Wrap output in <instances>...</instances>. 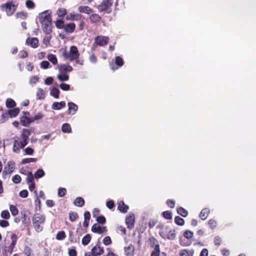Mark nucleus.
Here are the masks:
<instances>
[{
    "mask_svg": "<svg viewBox=\"0 0 256 256\" xmlns=\"http://www.w3.org/2000/svg\"><path fill=\"white\" fill-rule=\"evenodd\" d=\"M31 134V130L23 129L20 136V140H15L14 142L12 150L14 152L18 154L20 150L23 148L28 142V138Z\"/></svg>",
    "mask_w": 256,
    "mask_h": 256,
    "instance_id": "obj_1",
    "label": "nucleus"
},
{
    "mask_svg": "<svg viewBox=\"0 0 256 256\" xmlns=\"http://www.w3.org/2000/svg\"><path fill=\"white\" fill-rule=\"evenodd\" d=\"M38 19L42 24V29L46 34L52 32V17L48 10H45L38 14Z\"/></svg>",
    "mask_w": 256,
    "mask_h": 256,
    "instance_id": "obj_2",
    "label": "nucleus"
},
{
    "mask_svg": "<svg viewBox=\"0 0 256 256\" xmlns=\"http://www.w3.org/2000/svg\"><path fill=\"white\" fill-rule=\"evenodd\" d=\"M158 228L160 229V235L163 238L173 240L175 238V230H172L170 226L161 224L158 226Z\"/></svg>",
    "mask_w": 256,
    "mask_h": 256,
    "instance_id": "obj_3",
    "label": "nucleus"
},
{
    "mask_svg": "<svg viewBox=\"0 0 256 256\" xmlns=\"http://www.w3.org/2000/svg\"><path fill=\"white\" fill-rule=\"evenodd\" d=\"M46 220L44 216L40 214H35L32 218V224L34 230L38 232H42L43 230V225Z\"/></svg>",
    "mask_w": 256,
    "mask_h": 256,
    "instance_id": "obj_4",
    "label": "nucleus"
},
{
    "mask_svg": "<svg viewBox=\"0 0 256 256\" xmlns=\"http://www.w3.org/2000/svg\"><path fill=\"white\" fill-rule=\"evenodd\" d=\"M62 56L64 58L70 61L76 60L79 57L80 54L78 48L76 46H71L69 52L66 50L63 52Z\"/></svg>",
    "mask_w": 256,
    "mask_h": 256,
    "instance_id": "obj_5",
    "label": "nucleus"
},
{
    "mask_svg": "<svg viewBox=\"0 0 256 256\" xmlns=\"http://www.w3.org/2000/svg\"><path fill=\"white\" fill-rule=\"evenodd\" d=\"M2 10H5L8 16H12L16 12L17 6L12 2H6L0 6Z\"/></svg>",
    "mask_w": 256,
    "mask_h": 256,
    "instance_id": "obj_6",
    "label": "nucleus"
},
{
    "mask_svg": "<svg viewBox=\"0 0 256 256\" xmlns=\"http://www.w3.org/2000/svg\"><path fill=\"white\" fill-rule=\"evenodd\" d=\"M113 4V0H102L98 6V8L99 12H102L109 8Z\"/></svg>",
    "mask_w": 256,
    "mask_h": 256,
    "instance_id": "obj_7",
    "label": "nucleus"
},
{
    "mask_svg": "<svg viewBox=\"0 0 256 256\" xmlns=\"http://www.w3.org/2000/svg\"><path fill=\"white\" fill-rule=\"evenodd\" d=\"M108 41V37L106 36H98L94 38V44L99 46L106 45Z\"/></svg>",
    "mask_w": 256,
    "mask_h": 256,
    "instance_id": "obj_8",
    "label": "nucleus"
},
{
    "mask_svg": "<svg viewBox=\"0 0 256 256\" xmlns=\"http://www.w3.org/2000/svg\"><path fill=\"white\" fill-rule=\"evenodd\" d=\"M23 114L24 116L21 117L20 122L22 126H27L32 122L31 121V118H28V116H30L28 112H24Z\"/></svg>",
    "mask_w": 256,
    "mask_h": 256,
    "instance_id": "obj_9",
    "label": "nucleus"
},
{
    "mask_svg": "<svg viewBox=\"0 0 256 256\" xmlns=\"http://www.w3.org/2000/svg\"><path fill=\"white\" fill-rule=\"evenodd\" d=\"M106 226H102L98 224H94L92 228V231L94 232L102 234L106 232Z\"/></svg>",
    "mask_w": 256,
    "mask_h": 256,
    "instance_id": "obj_10",
    "label": "nucleus"
},
{
    "mask_svg": "<svg viewBox=\"0 0 256 256\" xmlns=\"http://www.w3.org/2000/svg\"><path fill=\"white\" fill-rule=\"evenodd\" d=\"M135 222V216L134 214H130L126 218V223L129 228L134 227Z\"/></svg>",
    "mask_w": 256,
    "mask_h": 256,
    "instance_id": "obj_11",
    "label": "nucleus"
},
{
    "mask_svg": "<svg viewBox=\"0 0 256 256\" xmlns=\"http://www.w3.org/2000/svg\"><path fill=\"white\" fill-rule=\"evenodd\" d=\"M58 68L60 73L70 72L73 70L72 66L66 64H60L58 65Z\"/></svg>",
    "mask_w": 256,
    "mask_h": 256,
    "instance_id": "obj_12",
    "label": "nucleus"
},
{
    "mask_svg": "<svg viewBox=\"0 0 256 256\" xmlns=\"http://www.w3.org/2000/svg\"><path fill=\"white\" fill-rule=\"evenodd\" d=\"M14 164L12 162H8L6 166L4 168V170L3 172V174H12L14 170Z\"/></svg>",
    "mask_w": 256,
    "mask_h": 256,
    "instance_id": "obj_13",
    "label": "nucleus"
},
{
    "mask_svg": "<svg viewBox=\"0 0 256 256\" xmlns=\"http://www.w3.org/2000/svg\"><path fill=\"white\" fill-rule=\"evenodd\" d=\"M12 242L10 246L8 247L7 251L10 254H12L14 248L16 244L17 240V236L15 234H14L11 236Z\"/></svg>",
    "mask_w": 256,
    "mask_h": 256,
    "instance_id": "obj_14",
    "label": "nucleus"
},
{
    "mask_svg": "<svg viewBox=\"0 0 256 256\" xmlns=\"http://www.w3.org/2000/svg\"><path fill=\"white\" fill-rule=\"evenodd\" d=\"M104 252V248L99 245L94 246L91 250V254L96 256H100Z\"/></svg>",
    "mask_w": 256,
    "mask_h": 256,
    "instance_id": "obj_15",
    "label": "nucleus"
},
{
    "mask_svg": "<svg viewBox=\"0 0 256 256\" xmlns=\"http://www.w3.org/2000/svg\"><path fill=\"white\" fill-rule=\"evenodd\" d=\"M68 114H74L78 110V107L76 104L72 102H70L68 104Z\"/></svg>",
    "mask_w": 256,
    "mask_h": 256,
    "instance_id": "obj_16",
    "label": "nucleus"
},
{
    "mask_svg": "<svg viewBox=\"0 0 256 256\" xmlns=\"http://www.w3.org/2000/svg\"><path fill=\"white\" fill-rule=\"evenodd\" d=\"M134 246L130 244L128 246L124 248V253L127 256H134Z\"/></svg>",
    "mask_w": 256,
    "mask_h": 256,
    "instance_id": "obj_17",
    "label": "nucleus"
},
{
    "mask_svg": "<svg viewBox=\"0 0 256 256\" xmlns=\"http://www.w3.org/2000/svg\"><path fill=\"white\" fill-rule=\"evenodd\" d=\"M26 44L32 48H36L38 46V40L36 38H28L26 40Z\"/></svg>",
    "mask_w": 256,
    "mask_h": 256,
    "instance_id": "obj_18",
    "label": "nucleus"
},
{
    "mask_svg": "<svg viewBox=\"0 0 256 256\" xmlns=\"http://www.w3.org/2000/svg\"><path fill=\"white\" fill-rule=\"evenodd\" d=\"M66 105V102L64 101H62L60 102H54L52 106V108L54 110H60L62 108H64Z\"/></svg>",
    "mask_w": 256,
    "mask_h": 256,
    "instance_id": "obj_19",
    "label": "nucleus"
},
{
    "mask_svg": "<svg viewBox=\"0 0 256 256\" xmlns=\"http://www.w3.org/2000/svg\"><path fill=\"white\" fill-rule=\"evenodd\" d=\"M76 28V25L74 23H69L64 25V29L67 33H72Z\"/></svg>",
    "mask_w": 256,
    "mask_h": 256,
    "instance_id": "obj_20",
    "label": "nucleus"
},
{
    "mask_svg": "<svg viewBox=\"0 0 256 256\" xmlns=\"http://www.w3.org/2000/svg\"><path fill=\"white\" fill-rule=\"evenodd\" d=\"M128 206L127 205H126L124 203V202L122 200L120 201L118 203V210L122 212L126 213L128 212Z\"/></svg>",
    "mask_w": 256,
    "mask_h": 256,
    "instance_id": "obj_21",
    "label": "nucleus"
},
{
    "mask_svg": "<svg viewBox=\"0 0 256 256\" xmlns=\"http://www.w3.org/2000/svg\"><path fill=\"white\" fill-rule=\"evenodd\" d=\"M78 11L80 12L84 13L86 14H90L92 12V8L88 6H80L78 7Z\"/></svg>",
    "mask_w": 256,
    "mask_h": 256,
    "instance_id": "obj_22",
    "label": "nucleus"
},
{
    "mask_svg": "<svg viewBox=\"0 0 256 256\" xmlns=\"http://www.w3.org/2000/svg\"><path fill=\"white\" fill-rule=\"evenodd\" d=\"M194 250H188L186 249L182 250L180 252V256H193Z\"/></svg>",
    "mask_w": 256,
    "mask_h": 256,
    "instance_id": "obj_23",
    "label": "nucleus"
},
{
    "mask_svg": "<svg viewBox=\"0 0 256 256\" xmlns=\"http://www.w3.org/2000/svg\"><path fill=\"white\" fill-rule=\"evenodd\" d=\"M210 214V210L207 208H205L202 210L200 212L199 216L202 220H205L208 216Z\"/></svg>",
    "mask_w": 256,
    "mask_h": 256,
    "instance_id": "obj_24",
    "label": "nucleus"
},
{
    "mask_svg": "<svg viewBox=\"0 0 256 256\" xmlns=\"http://www.w3.org/2000/svg\"><path fill=\"white\" fill-rule=\"evenodd\" d=\"M7 112L10 118H14L20 113V109L18 108H14Z\"/></svg>",
    "mask_w": 256,
    "mask_h": 256,
    "instance_id": "obj_25",
    "label": "nucleus"
},
{
    "mask_svg": "<svg viewBox=\"0 0 256 256\" xmlns=\"http://www.w3.org/2000/svg\"><path fill=\"white\" fill-rule=\"evenodd\" d=\"M60 90L56 87H53L50 92V94L53 97L58 98L59 97Z\"/></svg>",
    "mask_w": 256,
    "mask_h": 256,
    "instance_id": "obj_26",
    "label": "nucleus"
},
{
    "mask_svg": "<svg viewBox=\"0 0 256 256\" xmlns=\"http://www.w3.org/2000/svg\"><path fill=\"white\" fill-rule=\"evenodd\" d=\"M90 19L92 22L96 23L100 22L101 18L98 14H92L90 16Z\"/></svg>",
    "mask_w": 256,
    "mask_h": 256,
    "instance_id": "obj_27",
    "label": "nucleus"
},
{
    "mask_svg": "<svg viewBox=\"0 0 256 256\" xmlns=\"http://www.w3.org/2000/svg\"><path fill=\"white\" fill-rule=\"evenodd\" d=\"M80 16L79 14H70L66 16V20H78L80 18Z\"/></svg>",
    "mask_w": 256,
    "mask_h": 256,
    "instance_id": "obj_28",
    "label": "nucleus"
},
{
    "mask_svg": "<svg viewBox=\"0 0 256 256\" xmlns=\"http://www.w3.org/2000/svg\"><path fill=\"white\" fill-rule=\"evenodd\" d=\"M74 204L76 206L81 207L84 204V200L81 197H78L74 201Z\"/></svg>",
    "mask_w": 256,
    "mask_h": 256,
    "instance_id": "obj_29",
    "label": "nucleus"
},
{
    "mask_svg": "<svg viewBox=\"0 0 256 256\" xmlns=\"http://www.w3.org/2000/svg\"><path fill=\"white\" fill-rule=\"evenodd\" d=\"M6 106L8 108H12L16 106L15 102L12 98H7L6 102Z\"/></svg>",
    "mask_w": 256,
    "mask_h": 256,
    "instance_id": "obj_30",
    "label": "nucleus"
},
{
    "mask_svg": "<svg viewBox=\"0 0 256 256\" xmlns=\"http://www.w3.org/2000/svg\"><path fill=\"white\" fill-rule=\"evenodd\" d=\"M47 58L50 60L54 65H56L58 64V60L56 56L53 54H50L48 56Z\"/></svg>",
    "mask_w": 256,
    "mask_h": 256,
    "instance_id": "obj_31",
    "label": "nucleus"
},
{
    "mask_svg": "<svg viewBox=\"0 0 256 256\" xmlns=\"http://www.w3.org/2000/svg\"><path fill=\"white\" fill-rule=\"evenodd\" d=\"M44 90L40 88H38L36 92V99L41 100L44 99Z\"/></svg>",
    "mask_w": 256,
    "mask_h": 256,
    "instance_id": "obj_32",
    "label": "nucleus"
},
{
    "mask_svg": "<svg viewBox=\"0 0 256 256\" xmlns=\"http://www.w3.org/2000/svg\"><path fill=\"white\" fill-rule=\"evenodd\" d=\"M178 213L183 217H186L188 214V212L186 210L182 207H180L177 209Z\"/></svg>",
    "mask_w": 256,
    "mask_h": 256,
    "instance_id": "obj_33",
    "label": "nucleus"
},
{
    "mask_svg": "<svg viewBox=\"0 0 256 256\" xmlns=\"http://www.w3.org/2000/svg\"><path fill=\"white\" fill-rule=\"evenodd\" d=\"M148 242L151 247H155L157 245H159L158 240L154 237L150 238Z\"/></svg>",
    "mask_w": 256,
    "mask_h": 256,
    "instance_id": "obj_34",
    "label": "nucleus"
},
{
    "mask_svg": "<svg viewBox=\"0 0 256 256\" xmlns=\"http://www.w3.org/2000/svg\"><path fill=\"white\" fill-rule=\"evenodd\" d=\"M67 14V10L65 8H58L56 12V14L59 17H64Z\"/></svg>",
    "mask_w": 256,
    "mask_h": 256,
    "instance_id": "obj_35",
    "label": "nucleus"
},
{
    "mask_svg": "<svg viewBox=\"0 0 256 256\" xmlns=\"http://www.w3.org/2000/svg\"><path fill=\"white\" fill-rule=\"evenodd\" d=\"M26 182L28 184L32 183L34 182V177L32 172H27Z\"/></svg>",
    "mask_w": 256,
    "mask_h": 256,
    "instance_id": "obj_36",
    "label": "nucleus"
},
{
    "mask_svg": "<svg viewBox=\"0 0 256 256\" xmlns=\"http://www.w3.org/2000/svg\"><path fill=\"white\" fill-rule=\"evenodd\" d=\"M91 240V236L90 234H86L82 239V244L84 246L87 245Z\"/></svg>",
    "mask_w": 256,
    "mask_h": 256,
    "instance_id": "obj_37",
    "label": "nucleus"
},
{
    "mask_svg": "<svg viewBox=\"0 0 256 256\" xmlns=\"http://www.w3.org/2000/svg\"><path fill=\"white\" fill-rule=\"evenodd\" d=\"M62 130L64 132H71V128L68 124L66 123L62 124Z\"/></svg>",
    "mask_w": 256,
    "mask_h": 256,
    "instance_id": "obj_38",
    "label": "nucleus"
},
{
    "mask_svg": "<svg viewBox=\"0 0 256 256\" xmlns=\"http://www.w3.org/2000/svg\"><path fill=\"white\" fill-rule=\"evenodd\" d=\"M160 245H157L154 248V250L152 252L150 256H160Z\"/></svg>",
    "mask_w": 256,
    "mask_h": 256,
    "instance_id": "obj_39",
    "label": "nucleus"
},
{
    "mask_svg": "<svg viewBox=\"0 0 256 256\" xmlns=\"http://www.w3.org/2000/svg\"><path fill=\"white\" fill-rule=\"evenodd\" d=\"M44 171L42 169H39L34 173V176L35 178H39L42 177L44 176Z\"/></svg>",
    "mask_w": 256,
    "mask_h": 256,
    "instance_id": "obj_40",
    "label": "nucleus"
},
{
    "mask_svg": "<svg viewBox=\"0 0 256 256\" xmlns=\"http://www.w3.org/2000/svg\"><path fill=\"white\" fill-rule=\"evenodd\" d=\"M174 222L178 225L179 226H183L184 224V220L178 216L175 217Z\"/></svg>",
    "mask_w": 256,
    "mask_h": 256,
    "instance_id": "obj_41",
    "label": "nucleus"
},
{
    "mask_svg": "<svg viewBox=\"0 0 256 256\" xmlns=\"http://www.w3.org/2000/svg\"><path fill=\"white\" fill-rule=\"evenodd\" d=\"M10 210L12 216H16L18 214V209L14 205H10Z\"/></svg>",
    "mask_w": 256,
    "mask_h": 256,
    "instance_id": "obj_42",
    "label": "nucleus"
},
{
    "mask_svg": "<svg viewBox=\"0 0 256 256\" xmlns=\"http://www.w3.org/2000/svg\"><path fill=\"white\" fill-rule=\"evenodd\" d=\"M10 118L8 114V112H4V113H3L2 116H1V118H0V122L1 123H4V122L6 120H7L8 118Z\"/></svg>",
    "mask_w": 256,
    "mask_h": 256,
    "instance_id": "obj_43",
    "label": "nucleus"
},
{
    "mask_svg": "<svg viewBox=\"0 0 256 256\" xmlns=\"http://www.w3.org/2000/svg\"><path fill=\"white\" fill-rule=\"evenodd\" d=\"M55 24L58 28H64V22L62 20H58L55 22Z\"/></svg>",
    "mask_w": 256,
    "mask_h": 256,
    "instance_id": "obj_44",
    "label": "nucleus"
},
{
    "mask_svg": "<svg viewBox=\"0 0 256 256\" xmlns=\"http://www.w3.org/2000/svg\"><path fill=\"white\" fill-rule=\"evenodd\" d=\"M69 217L70 221L74 222L78 218V214L76 212H70L69 213Z\"/></svg>",
    "mask_w": 256,
    "mask_h": 256,
    "instance_id": "obj_45",
    "label": "nucleus"
},
{
    "mask_svg": "<svg viewBox=\"0 0 256 256\" xmlns=\"http://www.w3.org/2000/svg\"><path fill=\"white\" fill-rule=\"evenodd\" d=\"M43 117H44L43 114L40 112H38V113L36 114H35L34 116L31 118V121H32L33 122L35 120H40Z\"/></svg>",
    "mask_w": 256,
    "mask_h": 256,
    "instance_id": "obj_46",
    "label": "nucleus"
},
{
    "mask_svg": "<svg viewBox=\"0 0 256 256\" xmlns=\"http://www.w3.org/2000/svg\"><path fill=\"white\" fill-rule=\"evenodd\" d=\"M66 236L64 232L60 231L59 232L56 236V238L58 240H62L66 238Z\"/></svg>",
    "mask_w": 256,
    "mask_h": 256,
    "instance_id": "obj_47",
    "label": "nucleus"
},
{
    "mask_svg": "<svg viewBox=\"0 0 256 256\" xmlns=\"http://www.w3.org/2000/svg\"><path fill=\"white\" fill-rule=\"evenodd\" d=\"M0 216L2 218L6 220L9 219L10 218V214L8 210H3Z\"/></svg>",
    "mask_w": 256,
    "mask_h": 256,
    "instance_id": "obj_48",
    "label": "nucleus"
},
{
    "mask_svg": "<svg viewBox=\"0 0 256 256\" xmlns=\"http://www.w3.org/2000/svg\"><path fill=\"white\" fill-rule=\"evenodd\" d=\"M58 78L61 82L66 81L68 80L69 76L68 74H58Z\"/></svg>",
    "mask_w": 256,
    "mask_h": 256,
    "instance_id": "obj_49",
    "label": "nucleus"
},
{
    "mask_svg": "<svg viewBox=\"0 0 256 256\" xmlns=\"http://www.w3.org/2000/svg\"><path fill=\"white\" fill-rule=\"evenodd\" d=\"M115 62L118 66H122L124 64L123 60L120 56H118L116 57Z\"/></svg>",
    "mask_w": 256,
    "mask_h": 256,
    "instance_id": "obj_50",
    "label": "nucleus"
},
{
    "mask_svg": "<svg viewBox=\"0 0 256 256\" xmlns=\"http://www.w3.org/2000/svg\"><path fill=\"white\" fill-rule=\"evenodd\" d=\"M16 16L17 18H20L22 20H24L26 18L27 14L26 13H25L23 12H18L16 14Z\"/></svg>",
    "mask_w": 256,
    "mask_h": 256,
    "instance_id": "obj_51",
    "label": "nucleus"
},
{
    "mask_svg": "<svg viewBox=\"0 0 256 256\" xmlns=\"http://www.w3.org/2000/svg\"><path fill=\"white\" fill-rule=\"evenodd\" d=\"M163 216L167 220H170L172 218V214L169 211H165L162 212Z\"/></svg>",
    "mask_w": 256,
    "mask_h": 256,
    "instance_id": "obj_52",
    "label": "nucleus"
},
{
    "mask_svg": "<svg viewBox=\"0 0 256 256\" xmlns=\"http://www.w3.org/2000/svg\"><path fill=\"white\" fill-rule=\"evenodd\" d=\"M36 159L35 158H24L22 161V164H26L28 163H30L31 162H36Z\"/></svg>",
    "mask_w": 256,
    "mask_h": 256,
    "instance_id": "obj_53",
    "label": "nucleus"
},
{
    "mask_svg": "<svg viewBox=\"0 0 256 256\" xmlns=\"http://www.w3.org/2000/svg\"><path fill=\"white\" fill-rule=\"evenodd\" d=\"M12 180L14 184H19L21 181V178L19 175L16 174L13 176Z\"/></svg>",
    "mask_w": 256,
    "mask_h": 256,
    "instance_id": "obj_54",
    "label": "nucleus"
},
{
    "mask_svg": "<svg viewBox=\"0 0 256 256\" xmlns=\"http://www.w3.org/2000/svg\"><path fill=\"white\" fill-rule=\"evenodd\" d=\"M26 5L28 8H33L35 6L34 2L31 0H27L26 2Z\"/></svg>",
    "mask_w": 256,
    "mask_h": 256,
    "instance_id": "obj_55",
    "label": "nucleus"
},
{
    "mask_svg": "<svg viewBox=\"0 0 256 256\" xmlns=\"http://www.w3.org/2000/svg\"><path fill=\"white\" fill-rule=\"evenodd\" d=\"M66 189L65 188H60L58 190V196L60 197H62L65 196L66 193Z\"/></svg>",
    "mask_w": 256,
    "mask_h": 256,
    "instance_id": "obj_56",
    "label": "nucleus"
},
{
    "mask_svg": "<svg viewBox=\"0 0 256 256\" xmlns=\"http://www.w3.org/2000/svg\"><path fill=\"white\" fill-rule=\"evenodd\" d=\"M50 63L48 61L44 60L40 63V67L44 69H46L50 66Z\"/></svg>",
    "mask_w": 256,
    "mask_h": 256,
    "instance_id": "obj_57",
    "label": "nucleus"
},
{
    "mask_svg": "<svg viewBox=\"0 0 256 256\" xmlns=\"http://www.w3.org/2000/svg\"><path fill=\"white\" fill-rule=\"evenodd\" d=\"M193 235L194 233L190 230H186L184 234V236L188 239L191 238Z\"/></svg>",
    "mask_w": 256,
    "mask_h": 256,
    "instance_id": "obj_58",
    "label": "nucleus"
},
{
    "mask_svg": "<svg viewBox=\"0 0 256 256\" xmlns=\"http://www.w3.org/2000/svg\"><path fill=\"white\" fill-rule=\"evenodd\" d=\"M103 243L106 246H108L111 244L112 240L108 236H106L103 240Z\"/></svg>",
    "mask_w": 256,
    "mask_h": 256,
    "instance_id": "obj_59",
    "label": "nucleus"
},
{
    "mask_svg": "<svg viewBox=\"0 0 256 256\" xmlns=\"http://www.w3.org/2000/svg\"><path fill=\"white\" fill-rule=\"evenodd\" d=\"M96 220L100 224H104L106 222V218L104 216H98L96 219Z\"/></svg>",
    "mask_w": 256,
    "mask_h": 256,
    "instance_id": "obj_60",
    "label": "nucleus"
},
{
    "mask_svg": "<svg viewBox=\"0 0 256 256\" xmlns=\"http://www.w3.org/2000/svg\"><path fill=\"white\" fill-rule=\"evenodd\" d=\"M60 86L63 90H68L70 88V85L65 83L61 84Z\"/></svg>",
    "mask_w": 256,
    "mask_h": 256,
    "instance_id": "obj_61",
    "label": "nucleus"
},
{
    "mask_svg": "<svg viewBox=\"0 0 256 256\" xmlns=\"http://www.w3.org/2000/svg\"><path fill=\"white\" fill-rule=\"evenodd\" d=\"M25 154L32 155L34 153V150L31 148L28 147L24 150Z\"/></svg>",
    "mask_w": 256,
    "mask_h": 256,
    "instance_id": "obj_62",
    "label": "nucleus"
},
{
    "mask_svg": "<svg viewBox=\"0 0 256 256\" xmlns=\"http://www.w3.org/2000/svg\"><path fill=\"white\" fill-rule=\"evenodd\" d=\"M216 222L213 219H210L208 221V224L212 228H213L216 226Z\"/></svg>",
    "mask_w": 256,
    "mask_h": 256,
    "instance_id": "obj_63",
    "label": "nucleus"
},
{
    "mask_svg": "<svg viewBox=\"0 0 256 256\" xmlns=\"http://www.w3.org/2000/svg\"><path fill=\"white\" fill-rule=\"evenodd\" d=\"M20 196L22 198H26L28 196V192L27 190H22L20 192Z\"/></svg>",
    "mask_w": 256,
    "mask_h": 256,
    "instance_id": "obj_64",
    "label": "nucleus"
}]
</instances>
